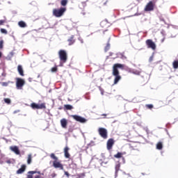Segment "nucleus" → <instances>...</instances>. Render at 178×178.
Returning a JSON list of instances; mask_svg holds the SVG:
<instances>
[{
  "instance_id": "obj_1",
  "label": "nucleus",
  "mask_w": 178,
  "mask_h": 178,
  "mask_svg": "<svg viewBox=\"0 0 178 178\" xmlns=\"http://www.w3.org/2000/svg\"><path fill=\"white\" fill-rule=\"evenodd\" d=\"M58 56L60 60V66H63V63H66L67 60V53L65 50H60L58 51Z\"/></svg>"
},
{
  "instance_id": "obj_2",
  "label": "nucleus",
  "mask_w": 178,
  "mask_h": 178,
  "mask_svg": "<svg viewBox=\"0 0 178 178\" xmlns=\"http://www.w3.org/2000/svg\"><path fill=\"white\" fill-rule=\"evenodd\" d=\"M65 12H66V8H54L53 10V15L55 16V17H62Z\"/></svg>"
},
{
  "instance_id": "obj_3",
  "label": "nucleus",
  "mask_w": 178,
  "mask_h": 178,
  "mask_svg": "<svg viewBox=\"0 0 178 178\" xmlns=\"http://www.w3.org/2000/svg\"><path fill=\"white\" fill-rule=\"evenodd\" d=\"M16 88L17 90H23L26 81L22 78H16Z\"/></svg>"
},
{
  "instance_id": "obj_4",
  "label": "nucleus",
  "mask_w": 178,
  "mask_h": 178,
  "mask_svg": "<svg viewBox=\"0 0 178 178\" xmlns=\"http://www.w3.org/2000/svg\"><path fill=\"white\" fill-rule=\"evenodd\" d=\"M113 76H114V83L113 85H116L122 80V76L119 74V71H113Z\"/></svg>"
},
{
  "instance_id": "obj_5",
  "label": "nucleus",
  "mask_w": 178,
  "mask_h": 178,
  "mask_svg": "<svg viewBox=\"0 0 178 178\" xmlns=\"http://www.w3.org/2000/svg\"><path fill=\"white\" fill-rule=\"evenodd\" d=\"M146 45L147 48H150V49H152L153 51H155V49H156V44L151 39H148L146 40Z\"/></svg>"
},
{
  "instance_id": "obj_6",
  "label": "nucleus",
  "mask_w": 178,
  "mask_h": 178,
  "mask_svg": "<svg viewBox=\"0 0 178 178\" xmlns=\"http://www.w3.org/2000/svg\"><path fill=\"white\" fill-rule=\"evenodd\" d=\"M31 106L32 109H45L47 106H45V103L42 104H35V103H32L31 104Z\"/></svg>"
},
{
  "instance_id": "obj_7",
  "label": "nucleus",
  "mask_w": 178,
  "mask_h": 178,
  "mask_svg": "<svg viewBox=\"0 0 178 178\" xmlns=\"http://www.w3.org/2000/svg\"><path fill=\"white\" fill-rule=\"evenodd\" d=\"M72 118L76 122H79V123H86L87 122V120L80 115H71Z\"/></svg>"
},
{
  "instance_id": "obj_8",
  "label": "nucleus",
  "mask_w": 178,
  "mask_h": 178,
  "mask_svg": "<svg viewBox=\"0 0 178 178\" xmlns=\"http://www.w3.org/2000/svg\"><path fill=\"white\" fill-rule=\"evenodd\" d=\"M99 134L102 137V138H108V131L105 128H99Z\"/></svg>"
},
{
  "instance_id": "obj_9",
  "label": "nucleus",
  "mask_w": 178,
  "mask_h": 178,
  "mask_svg": "<svg viewBox=\"0 0 178 178\" xmlns=\"http://www.w3.org/2000/svg\"><path fill=\"white\" fill-rule=\"evenodd\" d=\"M53 166L56 169L59 168L61 170H63V165H62V163H60V162L58 161V160L53 161Z\"/></svg>"
},
{
  "instance_id": "obj_10",
  "label": "nucleus",
  "mask_w": 178,
  "mask_h": 178,
  "mask_svg": "<svg viewBox=\"0 0 178 178\" xmlns=\"http://www.w3.org/2000/svg\"><path fill=\"white\" fill-rule=\"evenodd\" d=\"M145 10L146 12H151V10H154V3L152 1H149L145 6Z\"/></svg>"
},
{
  "instance_id": "obj_11",
  "label": "nucleus",
  "mask_w": 178,
  "mask_h": 178,
  "mask_svg": "<svg viewBox=\"0 0 178 178\" xmlns=\"http://www.w3.org/2000/svg\"><path fill=\"white\" fill-rule=\"evenodd\" d=\"M115 144V140L112 138H110L107 141V149L109 151L113 147V145Z\"/></svg>"
},
{
  "instance_id": "obj_12",
  "label": "nucleus",
  "mask_w": 178,
  "mask_h": 178,
  "mask_svg": "<svg viewBox=\"0 0 178 178\" xmlns=\"http://www.w3.org/2000/svg\"><path fill=\"white\" fill-rule=\"evenodd\" d=\"M124 67V65L120 64V63L115 64L113 67V72H115V70L116 72H119V70H118V68L123 69Z\"/></svg>"
},
{
  "instance_id": "obj_13",
  "label": "nucleus",
  "mask_w": 178,
  "mask_h": 178,
  "mask_svg": "<svg viewBox=\"0 0 178 178\" xmlns=\"http://www.w3.org/2000/svg\"><path fill=\"white\" fill-rule=\"evenodd\" d=\"M10 151L15 152L16 155H20V150H19V147L17 146H11L10 147Z\"/></svg>"
},
{
  "instance_id": "obj_14",
  "label": "nucleus",
  "mask_w": 178,
  "mask_h": 178,
  "mask_svg": "<svg viewBox=\"0 0 178 178\" xmlns=\"http://www.w3.org/2000/svg\"><path fill=\"white\" fill-rule=\"evenodd\" d=\"M70 149V148H69V147H67V146H66L64 148V155H65V157L67 159L70 158V154H69Z\"/></svg>"
},
{
  "instance_id": "obj_15",
  "label": "nucleus",
  "mask_w": 178,
  "mask_h": 178,
  "mask_svg": "<svg viewBox=\"0 0 178 178\" xmlns=\"http://www.w3.org/2000/svg\"><path fill=\"white\" fill-rule=\"evenodd\" d=\"M60 124L63 129H67V120L65 118L60 120Z\"/></svg>"
},
{
  "instance_id": "obj_16",
  "label": "nucleus",
  "mask_w": 178,
  "mask_h": 178,
  "mask_svg": "<svg viewBox=\"0 0 178 178\" xmlns=\"http://www.w3.org/2000/svg\"><path fill=\"white\" fill-rule=\"evenodd\" d=\"M17 72L20 76H24V71L23 70V67L21 65L17 66Z\"/></svg>"
},
{
  "instance_id": "obj_17",
  "label": "nucleus",
  "mask_w": 178,
  "mask_h": 178,
  "mask_svg": "<svg viewBox=\"0 0 178 178\" xmlns=\"http://www.w3.org/2000/svg\"><path fill=\"white\" fill-rule=\"evenodd\" d=\"M68 45H73L74 42H76V40H74V35H72L70 38L67 40Z\"/></svg>"
},
{
  "instance_id": "obj_18",
  "label": "nucleus",
  "mask_w": 178,
  "mask_h": 178,
  "mask_svg": "<svg viewBox=\"0 0 178 178\" xmlns=\"http://www.w3.org/2000/svg\"><path fill=\"white\" fill-rule=\"evenodd\" d=\"M24 170H26V165H22V168H20L17 171V175H22V173H23L24 172Z\"/></svg>"
},
{
  "instance_id": "obj_19",
  "label": "nucleus",
  "mask_w": 178,
  "mask_h": 178,
  "mask_svg": "<svg viewBox=\"0 0 178 178\" xmlns=\"http://www.w3.org/2000/svg\"><path fill=\"white\" fill-rule=\"evenodd\" d=\"M13 55H15L13 51L10 52V54L6 57V59L7 60H12V58H13Z\"/></svg>"
},
{
  "instance_id": "obj_20",
  "label": "nucleus",
  "mask_w": 178,
  "mask_h": 178,
  "mask_svg": "<svg viewBox=\"0 0 178 178\" xmlns=\"http://www.w3.org/2000/svg\"><path fill=\"white\" fill-rule=\"evenodd\" d=\"M120 170V163H117L115 165V177L118 176V172Z\"/></svg>"
},
{
  "instance_id": "obj_21",
  "label": "nucleus",
  "mask_w": 178,
  "mask_h": 178,
  "mask_svg": "<svg viewBox=\"0 0 178 178\" xmlns=\"http://www.w3.org/2000/svg\"><path fill=\"white\" fill-rule=\"evenodd\" d=\"M18 26L19 27H22V28H24L26 27L27 25L26 24V22H23V21H21V22H18Z\"/></svg>"
},
{
  "instance_id": "obj_22",
  "label": "nucleus",
  "mask_w": 178,
  "mask_h": 178,
  "mask_svg": "<svg viewBox=\"0 0 178 178\" xmlns=\"http://www.w3.org/2000/svg\"><path fill=\"white\" fill-rule=\"evenodd\" d=\"M117 58H120V59H126V57L124 56V54L122 53H118L117 54Z\"/></svg>"
},
{
  "instance_id": "obj_23",
  "label": "nucleus",
  "mask_w": 178,
  "mask_h": 178,
  "mask_svg": "<svg viewBox=\"0 0 178 178\" xmlns=\"http://www.w3.org/2000/svg\"><path fill=\"white\" fill-rule=\"evenodd\" d=\"M76 176V178H84L86 177V173L82 172L81 174H77Z\"/></svg>"
},
{
  "instance_id": "obj_24",
  "label": "nucleus",
  "mask_w": 178,
  "mask_h": 178,
  "mask_svg": "<svg viewBox=\"0 0 178 178\" xmlns=\"http://www.w3.org/2000/svg\"><path fill=\"white\" fill-rule=\"evenodd\" d=\"M65 108L67 109V111H72V109H73V106L70 104H66L65 105Z\"/></svg>"
},
{
  "instance_id": "obj_25",
  "label": "nucleus",
  "mask_w": 178,
  "mask_h": 178,
  "mask_svg": "<svg viewBox=\"0 0 178 178\" xmlns=\"http://www.w3.org/2000/svg\"><path fill=\"white\" fill-rule=\"evenodd\" d=\"M162 148H163V145H162V143L161 142H159L156 144V149H162Z\"/></svg>"
},
{
  "instance_id": "obj_26",
  "label": "nucleus",
  "mask_w": 178,
  "mask_h": 178,
  "mask_svg": "<svg viewBox=\"0 0 178 178\" xmlns=\"http://www.w3.org/2000/svg\"><path fill=\"white\" fill-rule=\"evenodd\" d=\"M172 66L174 69H178V60H176L172 63Z\"/></svg>"
},
{
  "instance_id": "obj_27",
  "label": "nucleus",
  "mask_w": 178,
  "mask_h": 178,
  "mask_svg": "<svg viewBox=\"0 0 178 178\" xmlns=\"http://www.w3.org/2000/svg\"><path fill=\"white\" fill-rule=\"evenodd\" d=\"M133 74H136L137 76L140 75V74L141 73V70H134Z\"/></svg>"
},
{
  "instance_id": "obj_28",
  "label": "nucleus",
  "mask_w": 178,
  "mask_h": 178,
  "mask_svg": "<svg viewBox=\"0 0 178 178\" xmlns=\"http://www.w3.org/2000/svg\"><path fill=\"white\" fill-rule=\"evenodd\" d=\"M111 48V44L107 43L106 46L105 47L104 51L105 52H108Z\"/></svg>"
},
{
  "instance_id": "obj_29",
  "label": "nucleus",
  "mask_w": 178,
  "mask_h": 178,
  "mask_svg": "<svg viewBox=\"0 0 178 178\" xmlns=\"http://www.w3.org/2000/svg\"><path fill=\"white\" fill-rule=\"evenodd\" d=\"M31 159H32L31 154H29L28 155V159H27L28 165H30V163H31Z\"/></svg>"
},
{
  "instance_id": "obj_30",
  "label": "nucleus",
  "mask_w": 178,
  "mask_h": 178,
  "mask_svg": "<svg viewBox=\"0 0 178 178\" xmlns=\"http://www.w3.org/2000/svg\"><path fill=\"white\" fill-rule=\"evenodd\" d=\"M4 102L6 104H8V105H9V104H10V102H12V101L9 98H5L4 99Z\"/></svg>"
},
{
  "instance_id": "obj_31",
  "label": "nucleus",
  "mask_w": 178,
  "mask_h": 178,
  "mask_svg": "<svg viewBox=\"0 0 178 178\" xmlns=\"http://www.w3.org/2000/svg\"><path fill=\"white\" fill-rule=\"evenodd\" d=\"M122 155H123L122 153L118 152V154H116L114 155V157H115V158H118V159L122 158Z\"/></svg>"
},
{
  "instance_id": "obj_32",
  "label": "nucleus",
  "mask_w": 178,
  "mask_h": 178,
  "mask_svg": "<svg viewBox=\"0 0 178 178\" xmlns=\"http://www.w3.org/2000/svg\"><path fill=\"white\" fill-rule=\"evenodd\" d=\"M62 6H66L67 5V0H61Z\"/></svg>"
},
{
  "instance_id": "obj_33",
  "label": "nucleus",
  "mask_w": 178,
  "mask_h": 178,
  "mask_svg": "<svg viewBox=\"0 0 178 178\" xmlns=\"http://www.w3.org/2000/svg\"><path fill=\"white\" fill-rule=\"evenodd\" d=\"M51 158L52 159H54V161H58V157H56V156H55V154L52 153L51 155H50Z\"/></svg>"
},
{
  "instance_id": "obj_34",
  "label": "nucleus",
  "mask_w": 178,
  "mask_h": 178,
  "mask_svg": "<svg viewBox=\"0 0 178 178\" xmlns=\"http://www.w3.org/2000/svg\"><path fill=\"white\" fill-rule=\"evenodd\" d=\"M1 33H2V34H8V31L5 29H1Z\"/></svg>"
},
{
  "instance_id": "obj_35",
  "label": "nucleus",
  "mask_w": 178,
  "mask_h": 178,
  "mask_svg": "<svg viewBox=\"0 0 178 178\" xmlns=\"http://www.w3.org/2000/svg\"><path fill=\"white\" fill-rule=\"evenodd\" d=\"M28 173L30 176H33V175H35V173H37V171H29Z\"/></svg>"
},
{
  "instance_id": "obj_36",
  "label": "nucleus",
  "mask_w": 178,
  "mask_h": 178,
  "mask_svg": "<svg viewBox=\"0 0 178 178\" xmlns=\"http://www.w3.org/2000/svg\"><path fill=\"white\" fill-rule=\"evenodd\" d=\"M27 178H33V175H27ZM34 178H41V176L36 175Z\"/></svg>"
},
{
  "instance_id": "obj_37",
  "label": "nucleus",
  "mask_w": 178,
  "mask_h": 178,
  "mask_svg": "<svg viewBox=\"0 0 178 178\" xmlns=\"http://www.w3.org/2000/svg\"><path fill=\"white\" fill-rule=\"evenodd\" d=\"M51 72L52 73H55V72H56V70H58V68L56 67H54L51 68Z\"/></svg>"
},
{
  "instance_id": "obj_38",
  "label": "nucleus",
  "mask_w": 178,
  "mask_h": 178,
  "mask_svg": "<svg viewBox=\"0 0 178 178\" xmlns=\"http://www.w3.org/2000/svg\"><path fill=\"white\" fill-rule=\"evenodd\" d=\"M3 48V40L0 41V49H2Z\"/></svg>"
},
{
  "instance_id": "obj_39",
  "label": "nucleus",
  "mask_w": 178,
  "mask_h": 178,
  "mask_svg": "<svg viewBox=\"0 0 178 178\" xmlns=\"http://www.w3.org/2000/svg\"><path fill=\"white\" fill-rule=\"evenodd\" d=\"M153 60H154V53L152 54V55L149 58V62H152Z\"/></svg>"
},
{
  "instance_id": "obj_40",
  "label": "nucleus",
  "mask_w": 178,
  "mask_h": 178,
  "mask_svg": "<svg viewBox=\"0 0 178 178\" xmlns=\"http://www.w3.org/2000/svg\"><path fill=\"white\" fill-rule=\"evenodd\" d=\"M1 86H3V87H8V82H3Z\"/></svg>"
},
{
  "instance_id": "obj_41",
  "label": "nucleus",
  "mask_w": 178,
  "mask_h": 178,
  "mask_svg": "<svg viewBox=\"0 0 178 178\" xmlns=\"http://www.w3.org/2000/svg\"><path fill=\"white\" fill-rule=\"evenodd\" d=\"M64 173L65 176H67V177H69L70 176V175L69 174V172H67V171H65Z\"/></svg>"
},
{
  "instance_id": "obj_42",
  "label": "nucleus",
  "mask_w": 178,
  "mask_h": 178,
  "mask_svg": "<svg viewBox=\"0 0 178 178\" xmlns=\"http://www.w3.org/2000/svg\"><path fill=\"white\" fill-rule=\"evenodd\" d=\"M107 163H108V162H102L101 166H105Z\"/></svg>"
},
{
  "instance_id": "obj_43",
  "label": "nucleus",
  "mask_w": 178,
  "mask_h": 178,
  "mask_svg": "<svg viewBox=\"0 0 178 178\" xmlns=\"http://www.w3.org/2000/svg\"><path fill=\"white\" fill-rule=\"evenodd\" d=\"M3 156H5V155H3L2 153H1V150H0V159H2V158H3Z\"/></svg>"
},
{
  "instance_id": "obj_44",
  "label": "nucleus",
  "mask_w": 178,
  "mask_h": 178,
  "mask_svg": "<svg viewBox=\"0 0 178 178\" xmlns=\"http://www.w3.org/2000/svg\"><path fill=\"white\" fill-rule=\"evenodd\" d=\"M73 130H74V129L71 127V128H69L68 131L70 133H72Z\"/></svg>"
},
{
  "instance_id": "obj_45",
  "label": "nucleus",
  "mask_w": 178,
  "mask_h": 178,
  "mask_svg": "<svg viewBox=\"0 0 178 178\" xmlns=\"http://www.w3.org/2000/svg\"><path fill=\"white\" fill-rule=\"evenodd\" d=\"M3 23H5L4 20H0V26H2V24H3Z\"/></svg>"
},
{
  "instance_id": "obj_46",
  "label": "nucleus",
  "mask_w": 178,
  "mask_h": 178,
  "mask_svg": "<svg viewBox=\"0 0 178 178\" xmlns=\"http://www.w3.org/2000/svg\"><path fill=\"white\" fill-rule=\"evenodd\" d=\"M147 107H148L149 109H151V108L153 107V106H152V104H148V105H147Z\"/></svg>"
},
{
  "instance_id": "obj_47",
  "label": "nucleus",
  "mask_w": 178,
  "mask_h": 178,
  "mask_svg": "<svg viewBox=\"0 0 178 178\" xmlns=\"http://www.w3.org/2000/svg\"><path fill=\"white\" fill-rule=\"evenodd\" d=\"M78 40L81 42V44H83V42H84L83 41V40L81 39V38H79Z\"/></svg>"
},
{
  "instance_id": "obj_48",
  "label": "nucleus",
  "mask_w": 178,
  "mask_h": 178,
  "mask_svg": "<svg viewBox=\"0 0 178 178\" xmlns=\"http://www.w3.org/2000/svg\"><path fill=\"white\" fill-rule=\"evenodd\" d=\"M134 70H132V69H129V73H132L133 74V72H134Z\"/></svg>"
},
{
  "instance_id": "obj_49",
  "label": "nucleus",
  "mask_w": 178,
  "mask_h": 178,
  "mask_svg": "<svg viewBox=\"0 0 178 178\" xmlns=\"http://www.w3.org/2000/svg\"><path fill=\"white\" fill-rule=\"evenodd\" d=\"M2 159H0V165H3V161L1 160Z\"/></svg>"
},
{
  "instance_id": "obj_50",
  "label": "nucleus",
  "mask_w": 178,
  "mask_h": 178,
  "mask_svg": "<svg viewBox=\"0 0 178 178\" xmlns=\"http://www.w3.org/2000/svg\"><path fill=\"white\" fill-rule=\"evenodd\" d=\"M6 162V163H9V164L12 163V161H10V160H7Z\"/></svg>"
},
{
  "instance_id": "obj_51",
  "label": "nucleus",
  "mask_w": 178,
  "mask_h": 178,
  "mask_svg": "<svg viewBox=\"0 0 178 178\" xmlns=\"http://www.w3.org/2000/svg\"><path fill=\"white\" fill-rule=\"evenodd\" d=\"M36 173H38V175H41V172L40 171H36Z\"/></svg>"
},
{
  "instance_id": "obj_52",
  "label": "nucleus",
  "mask_w": 178,
  "mask_h": 178,
  "mask_svg": "<svg viewBox=\"0 0 178 178\" xmlns=\"http://www.w3.org/2000/svg\"><path fill=\"white\" fill-rule=\"evenodd\" d=\"M2 58V53L0 51V58Z\"/></svg>"
},
{
  "instance_id": "obj_53",
  "label": "nucleus",
  "mask_w": 178,
  "mask_h": 178,
  "mask_svg": "<svg viewBox=\"0 0 178 178\" xmlns=\"http://www.w3.org/2000/svg\"><path fill=\"white\" fill-rule=\"evenodd\" d=\"M17 112H19V111H15L13 113H17Z\"/></svg>"
},
{
  "instance_id": "obj_54",
  "label": "nucleus",
  "mask_w": 178,
  "mask_h": 178,
  "mask_svg": "<svg viewBox=\"0 0 178 178\" xmlns=\"http://www.w3.org/2000/svg\"><path fill=\"white\" fill-rule=\"evenodd\" d=\"M102 95H104V91L102 90Z\"/></svg>"
},
{
  "instance_id": "obj_55",
  "label": "nucleus",
  "mask_w": 178,
  "mask_h": 178,
  "mask_svg": "<svg viewBox=\"0 0 178 178\" xmlns=\"http://www.w3.org/2000/svg\"><path fill=\"white\" fill-rule=\"evenodd\" d=\"M145 130H146V131H148V128H146Z\"/></svg>"
},
{
  "instance_id": "obj_56",
  "label": "nucleus",
  "mask_w": 178,
  "mask_h": 178,
  "mask_svg": "<svg viewBox=\"0 0 178 178\" xmlns=\"http://www.w3.org/2000/svg\"><path fill=\"white\" fill-rule=\"evenodd\" d=\"M29 81H31V79H29Z\"/></svg>"
},
{
  "instance_id": "obj_57",
  "label": "nucleus",
  "mask_w": 178,
  "mask_h": 178,
  "mask_svg": "<svg viewBox=\"0 0 178 178\" xmlns=\"http://www.w3.org/2000/svg\"><path fill=\"white\" fill-rule=\"evenodd\" d=\"M163 22H165L164 19H161Z\"/></svg>"
}]
</instances>
